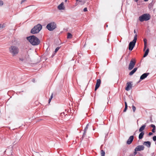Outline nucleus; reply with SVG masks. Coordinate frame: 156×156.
<instances>
[{
    "label": "nucleus",
    "mask_w": 156,
    "mask_h": 156,
    "mask_svg": "<svg viewBox=\"0 0 156 156\" xmlns=\"http://www.w3.org/2000/svg\"><path fill=\"white\" fill-rule=\"evenodd\" d=\"M73 35L70 33H67V38L68 39H71L72 38Z\"/></svg>",
    "instance_id": "obj_19"
},
{
    "label": "nucleus",
    "mask_w": 156,
    "mask_h": 156,
    "mask_svg": "<svg viewBox=\"0 0 156 156\" xmlns=\"http://www.w3.org/2000/svg\"><path fill=\"white\" fill-rule=\"evenodd\" d=\"M144 145L146 146L147 147L149 148L151 146V143L150 141H144L143 143Z\"/></svg>",
    "instance_id": "obj_13"
},
{
    "label": "nucleus",
    "mask_w": 156,
    "mask_h": 156,
    "mask_svg": "<svg viewBox=\"0 0 156 156\" xmlns=\"http://www.w3.org/2000/svg\"><path fill=\"white\" fill-rule=\"evenodd\" d=\"M51 101L50 100H48V101H49V103H50V102Z\"/></svg>",
    "instance_id": "obj_47"
},
{
    "label": "nucleus",
    "mask_w": 156,
    "mask_h": 156,
    "mask_svg": "<svg viewBox=\"0 0 156 156\" xmlns=\"http://www.w3.org/2000/svg\"><path fill=\"white\" fill-rule=\"evenodd\" d=\"M20 92H17V93H20Z\"/></svg>",
    "instance_id": "obj_52"
},
{
    "label": "nucleus",
    "mask_w": 156,
    "mask_h": 156,
    "mask_svg": "<svg viewBox=\"0 0 156 156\" xmlns=\"http://www.w3.org/2000/svg\"><path fill=\"white\" fill-rule=\"evenodd\" d=\"M34 81H35V80H34V79L33 80V82H34Z\"/></svg>",
    "instance_id": "obj_50"
},
{
    "label": "nucleus",
    "mask_w": 156,
    "mask_h": 156,
    "mask_svg": "<svg viewBox=\"0 0 156 156\" xmlns=\"http://www.w3.org/2000/svg\"><path fill=\"white\" fill-rule=\"evenodd\" d=\"M76 0V2L79 1V2H82V3L81 4V5L84 4V3H85L84 2H82V1L81 0Z\"/></svg>",
    "instance_id": "obj_29"
},
{
    "label": "nucleus",
    "mask_w": 156,
    "mask_h": 156,
    "mask_svg": "<svg viewBox=\"0 0 156 156\" xmlns=\"http://www.w3.org/2000/svg\"><path fill=\"white\" fill-rule=\"evenodd\" d=\"M134 1L136 2H137L138 0H134Z\"/></svg>",
    "instance_id": "obj_43"
},
{
    "label": "nucleus",
    "mask_w": 156,
    "mask_h": 156,
    "mask_svg": "<svg viewBox=\"0 0 156 156\" xmlns=\"http://www.w3.org/2000/svg\"><path fill=\"white\" fill-rule=\"evenodd\" d=\"M9 52L14 56L17 55L19 51V48L15 46H12L9 48Z\"/></svg>",
    "instance_id": "obj_3"
},
{
    "label": "nucleus",
    "mask_w": 156,
    "mask_h": 156,
    "mask_svg": "<svg viewBox=\"0 0 156 156\" xmlns=\"http://www.w3.org/2000/svg\"><path fill=\"white\" fill-rule=\"evenodd\" d=\"M145 2H147L148 0H144Z\"/></svg>",
    "instance_id": "obj_45"
},
{
    "label": "nucleus",
    "mask_w": 156,
    "mask_h": 156,
    "mask_svg": "<svg viewBox=\"0 0 156 156\" xmlns=\"http://www.w3.org/2000/svg\"><path fill=\"white\" fill-rule=\"evenodd\" d=\"M144 135V132H141L140 133L139 136V139H141L143 138Z\"/></svg>",
    "instance_id": "obj_18"
},
{
    "label": "nucleus",
    "mask_w": 156,
    "mask_h": 156,
    "mask_svg": "<svg viewBox=\"0 0 156 156\" xmlns=\"http://www.w3.org/2000/svg\"><path fill=\"white\" fill-rule=\"evenodd\" d=\"M58 8L59 10H63L64 9V3L62 2L58 6Z\"/></svg>",
    "instance_id": "obj_14"
},
{
    "label": "nucleus",
    "mask_w": 156,
    "mask_h": 156,
    "mask_svg": "<svg viewBox=\"0 0 156 156\" xmlns=\"http://www.w3.org/2000/svg\"><path fill=\"white\" fill-rule=\"evenodd\" d=\"M3 4V2L2 1L0 0V6L2 5Z\"/></svg>",
    "instance_id": "obj_31"
},
{
    "label": "nucleus",
    "mask_w": 156,
    "mask_h": 156,
    "mask_svg": "<svg viewBox=\"0 0 156 156\" xmlns=\"http://www.w3.org/2000/svg\"><path fill=\"white\" fill-rule=\"evenodd\" d=\"M27 39L33 45H37L40 43V40L34 35L28 37Z\"/></svg>",
    "instance_id": "obj_1"
},
{
    "label": "nucleus",
    "mask_w": 156,
    "mask_h": 156,
    "mask_svg": "<svg viewBox=\"0 0 156 156\" xmlns=\"http://www.w3.org/2000/svg\"><path fill=\"white\" fill-rule=\"evenodd\" d=\"M125 108L123 110V112H126L127 109V102L126 101L125 102Z\"/></svg>",
    "instance_id": "obj_20"
},
{
    "label": "nucleus",
    "mask_w": 156,
    "mask_h": 156,
    "mask_svg": "<svg viewBox=\"0 0 156 156\" xmlns=\"http://www.w3.org/2000/svg\"><path fill=\"white\" fill-rule=\"evenodd\" d=\"M105 153L103 150H101V156H105Z\"/></svg>",
    "instance_id": "obj_21"
},
{
    "label": "nucleus",
    "mask_w": 156,
    "mask_h": 156,
    "mask_svg": "<svg viewBox=\"0 0 156 156\" xmlns=\"http://www.w3.org/2000/svg\"><path fill=\"white\" fill-rule=\"evenodd\" d=\"M149 73H144L140 77V80H144L146 78L147 76L149 75Z\"/></svg>",
    "instance_id": "obj_12"
},
{
    "label": "nucleus",
    "mask_w": 156,
    "mask_h": 156,
    "mask_svg": "<svg viewBox=\"0 0 156 156\" xmlns=\"http://www.w3.org/2000/svg\"><path fill=\"white\" fill-rule=\"evenodd\" d=\"M134 139L133 136H130L126 141V144H130L133 141Z\"/></svg>",
    "instance_id": "obj_11"
},
{
    "label": "nucleus",
    "mask_w": 156,
    "mask_h": 156,
    "mask_svg": "<svg viewBox=\"0 0 156 156\" xmlns=\"http://www.w3.org/2000/svg\"><path fill=\"white\" fill-rule=\"evenodd\" d=\"M153 140L154 141H156V136H154L153 137Z\"/></svg>",
    "instance_id": "obj_32"
},
{
    "label": "nucleus",
    "mask_w": 156,
    "mask_h": 156,
    "mask_svg": "<svg viewBox=\"0 0 156 156\" xmlns=\"http://www.w3.org/2000/svg\"><path fill=\"white\" fill-rule=\"evenodd\" d=\"M155 129H156L155 128H153L152 129V132L153 133H154L155 132Z\"/></svg>",
    "instance_id": "obj_35"
},
{
    "label": "nucleus",
    "mask_w": 156,
    "mask_h": 156,
    "mask_svg": "<svg viewBox=\"0 0 156 156\" xmlns=\"http://www.w3.org/2000/svg\"><path fill=\"white\" fill-rule=\"evenodd\" d=\"M136 63V60L133 58H132L130 61L129 64L128 69L129 70H132L134 67Z\"/></svg>",
    "instance_id": "obj_7"
},
{
    "label": "nucleus",
    "mask_w": 156,
    "mask_h": 156,
    "mask_svg": "<svg viewBox=\"0 0 156 156\" xmlns=\"http://www.w3.org/2000/svg\"><path fill=\"white\" fill-rule=\"evenodd\" d=\"M83 10L84 12H86V11H87V8H85L83 9Z\"/></svg>",
    "instance_id": "obj_34"
},
{
    "label": "nucleus",
    "mask_w": 156,
    "mask_h": 156,
    "mask_svg": "<svg viewBox=\"0 0 156 156\" xmlns=\"http://www.w3.org/2000/svg\"><path fill=\"white\" fill-rule=\"evenodd\" d=\"M149 52V49L147 48L146 50L144 55L143 56L144 57H145L147 56V55H148V53Z\"/></svg>",
    "instance_id": "obj_17"
},
{
    "label": "nucleus",
    "mask_w": 156,
    "mask_h": 156,
    "mask_svg": "<svg viewBox=\"0 0 156 156\" xmlns=\"http://www.w3.org/2000/svg\"><path fill=\"white\" fill-rule=\"evenodd\" d=\"M154 153H153L151 154V155L152 156H154Z\"/></svg>",
    "instance_id": "obj_40"
},
{
    "label": "nucleus",
    "mask_w": 156,
    "mask_h": 156,
    "mask_svg": "<svg viewBox=\"0 0 156 156\" xmlns=\"http://www.w3.org/2000/svg\"><path fill=\"white\" fill-rule=\"evenodd\" d=\"M67 0H65V2H67Z\"/></svg>",
    "instance_id": "obj_53"
},
{
    "label": "nucleus",
    "mask_w": 156,
    "mask_h": 156,
    "mask_svg": "<svg viewBox=\"0 0 156 156\" xmlns=\"http://www.w3.org/2000/svg\"><path fill=\"white\" fill-rule=\"evenodd\" d=\"M20 60L22 61H23L24 60V59L22 58H20Z\"/></svg>",
    "instance_id": "obj_36"
},
{
    "label": "nucleus",
    "mask_w": 156,
    "mask_h": 156,
    "mask_svg": "<svg viewBox=\"0 0 156 156\" xmlns=\"http://www.w3.org/2000/svg\"><path fill=\"white\" fill-rule=\"evenodd\" d=\"M150 18V15L149 14L145 13L140 16L139 18V20L140 22L147 21Z\"/></svg>",
    "instance_id": "obj_4"
},
{
    "label": "nucleus",
    "mask_w": 156,
    "mask_h": 156,
    "mask_svg": "<svg viewBox=\"0 0 156 156\" xmlns=\"http://www.w3.org/2000/svg\"><path fill=\"white\" fill-rule=\"evenodd\" d=\"M51 99H52V98H49V100H51Z\"/></svg>",
    "instance_id": "obj_49"
},
{
    "label": "nucleus",
    "mask_w": 156,
    "mask_h": 156,
    "mask_svg": "<svg viewBox=\"0 0 156 156\" xmlns=\"http://www.w3.org/2000/svg\"><path fill=\"white\" fill-rule=\"evenodd\" d=\"M146 124H144V125H142L139 129V131L140 132H143L142 131L145 129L146 126Z\"/></svg>",
    "instance_id": "obj_15"
},
{
    "label": "nucleus",
    "mask_w": 156,
    "mask_h": 156,
    "mask_svg": "<svg viewBox=\"0 0 156 156\" xmlns=\"http://www.w3.org/2000/svg\"><path fill=\"white\" fill-rule=\"evenodd\" d=\"M88 126H89V124H87V125L85 128V129H84V131H87V129H88Z\"/></svg>",
    "instance_id": "obj_24"
},
{
    "label": "nucleus",
    "mask_w": 156,
    "mask_h": 156,
    "mask_svg": "<svg viewBox=\"0 0 156 156\" xmlns=\"http://www.w3.org/2000/svg\"><path fill=\"white\" fill-rule=\"evenodd\" d=\"M56 27L55 23L54 22L50 23L47 24V28L49 31H53Z\"/></svg>",
    "instance_id": "obj_6"
},
{
    "label": "nucleus",
    "mask_w": 156,
    "mask_h": 156,
    "mask_svg": "<svg viewBox=\"0 0 156 156\" xmlns=\"http://www.w3.org/2000/svg\"><path fill=\"white\" fill-rule=\"evenodd\" d=\"M150 126L152 128H155V129H156V127H155V125H154V124H151L150 125Z\"/></svg>",
    "instance_id": "obj_28"
},
{
    "label": "nucleus",
    "mask_w": 156,
    "mask_h": 156,
    "mask_svg": "<svg viewBox=\"0 0 156 156\" xmlns=\"http://www.w3.org/2000/svg\"><path fill=\"white\" fill-rule=\"evenodd\" d=\"M152 134H153V133L151 132H150L148 133V135H149V136H151V135Z\"/></svg>",
    "instance_id": "obj_38"
},
{
    "label": "nucleus",
    "mask_w": 156,
    "mask_h": 156,
    "mask_svg": "<svg viewBox=\"0 0 156 156\" xmlns=\"http://www.w3.org/2000/svg\"><path fill=\"white\" fill-rule=\"evenodd\" d=\"M147 46V44H144V51L146 49Z\"/></svg>",
    "instance_id": "obj_33"
},
{
    "label": "nucleus",
    "mask_w": 156,
    "mask_h": 156,
    "mask_svg": "<svg viewBox=\"0 0 156 156\" xmlns=\"http://www.w3.org/2000/svg\"><path fill=\"white\" fill-rule=\"evenodd\" d=\"M26 0H22L21 3L22 4V3L25 2Z\"/></svg>",
    "instance_id": "obj_39"
},
{
    "label": "nucleus",
    "mask_w": 156,
    "mask_h": 156,
    "mask_svg": "<svg viewBox=\"0 0 156 156\" xmlns=\"http://www.w3.org/2000/svg\"><path fill=\"white\" fill-rule=\"evenodd\" d=\"M144 149V147L143 145H138L135 149L134 150L136 151H140L143 150Z\"/></svg>",
    "instance_id": "obj_8"
},
{
    "label": "nucleus",
    "mask_w": 156,
    "mask_h": 156,
    "mask_svg": "<svg viewBox=\"0 0 156 156\" xmlns=\"http://www.w3.org/2000/svg\"><path fill=\"white\" fill-rule=\"evenodd\" d=\"M132 82H128L126 83L127 87H126L125 90L127 91H129L132 88V84H131Z\"/></svg>",
    "instance_id": "obj_10"
},
{
    "label": "nucleus",
    "mask_w": 156,
    "mask_h": 156,
    "mask_svg": "<svg viewBox=\"0 0 156 156\" xmlns=\"http://www.w3.org/2000/svg\"><path fill=\"white\" fill-rule=\"evenodd\" d=\"M137 39V34H136L134 37V39L133 41L130 42L129 45V50L132 51L134 47Z\"/></svg>",
    "instance_id": "obj_5"
},
{
    "label": "nucleus",
    "mask_w": 156,
    "mask_h": 156,
    "mask_svg": "<svg viewBox=\"0 0 156 156\" xmlns=\"http://www.w3.org/2000/svg\"><path fill=\"white\" fill-rule=\"evenodd\" d=\"M101 83V80L100 79H98L97 80L96 83L95 85L94 90H96L99 87Z\"/></svg>",
    "instance_id": "obj_9"
},
{
    "label": "nucleus",
    "mask_w": 156,
    "mask_h": 156,
    "mask_svg": "<svg viewBox=\"0 0 156 156\" xmlns=\"http://www.w3.org/2000/svg\"><path fill=\"white\" fill-rule=\"evenodd\" d=\"M78 5V3L77 2H76L75 3V6L77 5Z\"/></svg>",
    "instance_id": "obj_42"
},
{
    "label": "nucleus",
    "mask_w": 156,
    "mask_h": 156,
    "mask_svg": "<svg viewBox=\"0 0 156 156\" xmlns=\"http://www.w3.org/2000/svg\"><path fill=\"white\" fill-rule=\"evenodd\" d=\"M60 48L59 47H58L56 48L55 50V53H56L59 49Z\"/></svg>",
    "instance_id": "obj_27"
},
{
    "label": "nucleus",
    "mask_w": 156,
    "mask_h": 156,
    "mask_svg": "<svg viewBox=\"0 0 156 156\" xmlns=\"http://www.w3.org/2000/svg\"><path fill=\"white\" fill-rule=\"evenodd\" d=\"M64 114V113H61V115H62V114Z\"/></svg>",
    "instance_id": "obj_51"
},
{
    "label": "nucleus",
    "mask_w": 156,
    "mask_h": 156,
    "mask_svg": "<svg viewBox=\"0 0 156 156\" xmlns=\"http://www.w3.org/2000/svg\"><path fill=\"white\" fill-rule=\"evenodd\" d=\"M132 109L133 110V112H135L136 109V108L133 105H132Z\"/></svg>",
    "instance_id": "obj_23"
},
{
    "label": "nucleus",
    "mask_w": 156,
    "mask_h": 156,
    "mask_svg": "<svg viewBox=\"0 0 156 156\" xmlns=\"http://www.w3.org/2000/svg\"><path fill=\"white\" fill-rule=\"evenodd\" d=\"M86 131H84V133L82 137V140L83 139V138L85 136V135L86 134Z\"/></svg>",
    "instance_id": "obj_26"
},
{
    "label": "nucleus",
    "mask_w": 156,
    "mask_h": 156,
    "mask_svg": "<svg viewBox=\"0 0 156 156\" xmlns=\"http://www.w3.org/2000/svg\"><path fill=\"white\" fill-rule=\"evenodd\" d=\"M42 28V26L40 24H38L34 26L31 30L30 33L33 34L38 33Z\"/></svg>",
    "instance_id": "obj_2"
},
{
    "label": "nucleus",
    "mask_w": 156,
    "mask_h": 156,
    "mask_svg": "<svg viewBox=\"0 0 156 156\" xmlns=\"http://www.w3.org/2000/svg\"><path fill=\"white\" fill-rule=\"evenodd\" d=\"M8 150L6 149V150L4 151V153H5L6 152V151H8Z\"/></svg>",
    "instance_id": "obj_44"
},
{
    "label": "nucleus",
    "mask_w": 156,
    "mask_h": 156,
    "mask_svg": "<svg viewBox=\"0 0 156 156\" xmlns=\"http://www.w3.org/2000/svg\"><path fill=\"white\" fill-rule=\"evenodd\" d=\"M5 27V26L4 25H2L1 24H0V28H3Z\"/></svg>",
    "instance_id": "obj_30"
},
{
    "label": "nucleus",
    "mask_w": 156,
    "mask_h": 156,
    "mask_svg": "<svg viewBox=\"0 0 156 156\" xmlns=\"http://www.w3.org/2000/svg\"><path fill=\"white\" fill-rule=\"evenodd\" d=\"M52 97H53V94L52 93L51 95V96L50 98H52Z\"/></svg>",
    "instance_id": "obj_41"
},
{
    "label": "nucleus",
    "mask_w": 156,
    "mask_h": 156,
    "mask_svg": "<svg viewBox=\"0 0 156 156\" xmlns=\"http://www.w3.org/2000/svg\"><path fill=\"white\" fill-rule=\"evenodd\" d=\"M137 68H134L132 71H131L129 74V75L132 76L133 75L137 70Z\"/></svg>",
    "instance_id": "obj_16"
},
{
    "label": "nucleus",
    "mask_w": 156,
    "mask_h": 156,
    "mask_svg": "<svg viewBox=\"0 0 156 156\" xmlns=\"http://www.w3.org/2000/svg\"><path fill=\"white\" fill-rule=\"evenodd\" d=\"M137 151H135L134 152V153L133 154V155H134V156H135L137 153Z\"/></svg>",
    "instance_id": "obj_37"
},
{
    "label": "nucleus",
    "mask_w": 156,
    "mask_h": 156,
    "mask_svg": "<svg viewBox=\"0 0 156 156\" xmlns=\"http://www.w3.org/2000/svg\"><path fill=\"white\" fill-rule=\"evenodd\" d=\"M134 33H136V31H135V30H134Z\"/></svg>",
    "instance_id": "obj_46"
},
{
    "label": "nucleus",
    "mask_w": 156,
    "mask_h": 156,
    "mask_svg": "<svg viewBox=\"0 0 156 156\" xmlns=\"http://www.w3.org/2000/svg\"><path fill=\"white\" fill-rule=\"evenodd\" d=\"M153 5V1H152V2L149 4L148 5V7L151 8Z\"/></svg>",
    "instance_id": "obj_22"
},
{
    "label": "nucleus",
    "mask_w": 156,
    "mask_h": 156,
    "mask_svg": "<svg viewBox=\"0 0 156 156\" xmlns=\"http://www.w3.org/2000/svg\"><path fill=\"white\" fill-rule=\"evenodd\" d=\"M108 27V25H106V27Z\"/></svg>",
    "instance_id": "obj_54"
},
{
    "label": "nucleus",
    "mask_w": 156,
    "mask_h": 156,
    "mask_svg": "<svg viewBox=\"0 0 156 156\" xmlns=\"http://www.w3.org/2000/svg\"><path fill=\"white\" fill-rule=\"evenodd\" d=\"M51 99H52V98H49V100H51Z\"/></svg>",
    "instance_id": "obj_48"
},
{
    "label": "nucleus",
    "mask_w": 156,
    "mask_h": 156,
    "mask_svg": "<svg viewBox=\"0 0 156 156\" xmlns=\"http://www.w3.org/2000/svg\"><path fill=\"white\" fill-rule=\"evenodd\" d=\"M144 44H147V40L146 38H144Z\"/></svg>",
    "instance_id": "obj_25"
},
{
    "label": "nucleus",
    "mask_w": 156,
    "mask_h": 156,
    "mask_svg": "<svg viewBox=\"0 0 156 156\" xmlns=\"http://www.w3.org/2000/svg\"><path fill=\"white\" fill-rule=\"evenodd\" d=\"M85 44L84 45V46L85 47Z\"/></svg>",
    "instance_id": "obj_55"
}]
</instances>
